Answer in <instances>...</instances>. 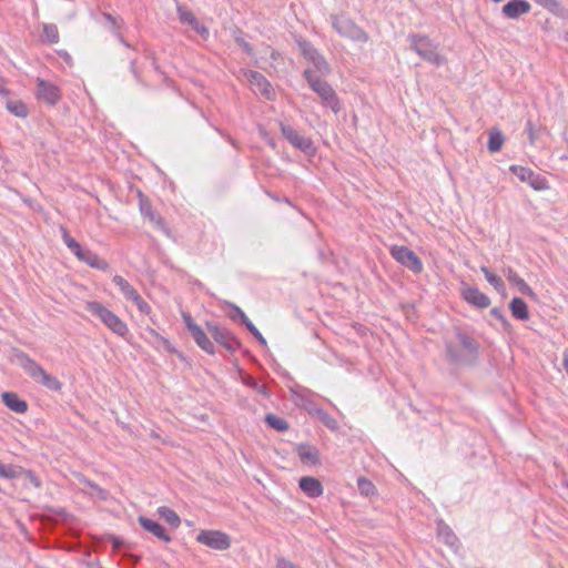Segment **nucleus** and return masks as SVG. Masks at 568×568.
Instances as JSON below:
<instances>
[{
    "mask_svg": "<svg viewBox=\"0 0 568 568\" xmlns=\"http://www.w3.org/2000/svg\"><path fill=\"white\" fill-rule=\"evenodd\" d=\"M446 354L454 364H473L478 355L477 342L463 333L456 331V342L446 341Z\"/></svg>",
    "mask_w": 568,
    "mask_h": 568,
    "instance_id": "1",
    "label": "nucleus"
},
{
    "mask_svg": "<svg viewBox=\"0 0 568 568\" xmlns=\"http://www.w3.org/2000/svg\"><path fill=\"white\" fill-rule=\"evenodd\" d=\"M304 78L311 89L321 98L322 104L324 106H328L335 114L338 113L341 110V102L332 85L322 80L310 69L304 71Z\"/></svg>",
    "mask_w": 568,
    "mask_h": 568,
    "instance_id": "2",
    "label": "nucleus"
},
{
    "mask_svg": "<svg viewBox=\"0 0 568 568\" xmlns=\"http://www.w3.org/2000/svg\"><path fill=\"white\" fill-rule=\"evenodd\" d=\"M410 49L414 50L425 61L437 67L444 64L446 59L439 53V44L434 43L427 36L410 34Z\"/></svg>",
    "mask_w": 568,
    "mask_h": 568,
    "instance_id": "3",
    "label": "nucleus"
},
{
    "mask_svg": "<svg viewBox=\"0 0 568 568\" xmlns=\"http://www.w3.org/2000/svg\"><path fill=\"white\" fill-rule=\"evenodd\" d=\"M87 310L93 315L98 316L102 323L108 326L113 333L119 336H125L128 326L120 320L118 315L104 307L99 302H88Z\"/></svg>",
    "mask_w": 568,
    "mask_h": 568,
    "instance_id": "4",
    "label": "nucleus"
},
{
    "mask_svg": "<svg viewBox=\"0 0 568 568\" xmlns=\"http://www.w3.org/2000/svg\"><path fill=\"white\" fill-rule=\"evenodd\" d=\"M333 28L345 38H349L351 40L358 42H367L368 34L357 24L354 23L351 19L344 16H333L332 17Z\"/></svg>",
    "mask_w": 568,
    "mask_h": 568,
    "instance_id": "5",
    "label": "nucleus"
},
{
    "mask_svg": "<svg viewBox=\"0 0 568 568\" xmlns=\"http://www.w3.org/2000/svg\"><path fill=\"white\" fill-rule=\"evenodd\" d=\"M390 255L394 260L407 267L415 274H419L423 271V263L414 251L404 245H394L390 248Z\"/></svg>",
    "mask_w": 568,
    "mask_h": 568,
    "instance_id": "6",
    "label": "nucleus"
},
{
    "mask_svg": "<svg viewBox=\"0 0 568 568\" xmlns=\"http://www.w3.org/2000/svg\"><path fill=\"white\" fill-rule=\"evenodd\" d=\"M207 331L214 341L225 347L229 352H235L240 347L239 339L225 327L215 323H206Z\"/></svg>",
    "mask_w": 568,
    "mask_h": 568,
    "instance_id": "7",
    "label": "nucleus"
},
{
    "mask_svg": "<svg viewBox=\"0 0 568 568\" xmlns=\"http://www.w3.org/2000/svg\"><path fill=\"white\" fill-rule=\"evenodd\" d=\"M196 541L215 550H226L231 546L229 535L220 530H202L197 535Z\"/></svg>",
    "mask_w": 568,
    "mask_h": 568,
    "instance_id": "8",
    "label": "nucleus"
},
{
    "mask_svg": "<svg viewBox=\"0 0 568 568\" xmlns=\"http://www.w3.org/2000/svg\"><path fill=\"white\" fill-rule=\"evenodd\" d=\"M298 47L303 55L313 63L316 72L321 73L322 75H326L331 72L329 65L326 62V60L322 55H320V53L313 48V45L310 42L300 41Z\"/></svg>",
    "mask_w": 568,
    "mask_h": 568,
    "instance_id": "9",
    "label": "nucleus"
},
{
    "mask_svg": "<svg viewBox=\"0 0 568 568\" xmlns=\"http://www.w3.org/2000/svg\"><path fill=\"white\" fill-rule=\"evenodd\" d=\"M281 131L283 136L295 148L301 151L307 152L312 149V141L301 135L294 128L281 123Z\"/></svg>",
    "mask_w": 568,
    "mask_h": 568,
    "instance_id": "10",
    "label": "nucleus"
},
{
    "mask_svg": "<svg viewBox=\"0 0 568 568\" xmlns=\"http://www.w3.org/2000/svg\"><path fill=\"white\" fill-rule=\"evenodd\" d=\"M37 95L50 105L57 104L61 98L59 88L42 79H38Z\"/></svg>",
    "mask_w": 568,
    "mask_h": 568,
    "instance_id": "11",
    "label": "nucleus"
},
{
    "mask_svg": "<svg viewBox=\"0 0 568 568\" xmlns=\"http://www.w3.org/2000/svg\"><path fill=\"white\" fill-rule=\"evenodd\" d=\"M247 81L250 84L258 91L263 97L271 100L273 95V89L266 78L257 71H248L246 73Z\"/></svg>",
    "mask_w": 568,
    "mask_h": 568,
    "instance_id": "12",
    "label": "nucleus"
},
{
    "mask_svg": "<svg viewBox=\"0 0 568 568\" xmlns=\"http://www.w3.org/2000/svg\"><path fill=\"white\" fill-rule=\"evenodd\" d=\"M531 6L526 0H510L503 8V14L508 19H518L530 11Z\"/></svg>",
    "mask_w": 568,
    "mask_h": 568,
    "instance_id": "13",
    "label": "nucleus"
},
{
    "mask_svg": "<svg viewBox=\"0 0 568 568\" xmlns=\"http://www.w3.org/2000/svg\"><path fill=\"white\" fill-rule=\"evenodd\" d=\"M462 296L467 303L479 308H486L490 305L489 297L475 287L464 286L462 290Z\"/></svg>",
    "mask_w": 568,
    "mask_h": 568,
    "instance_id": "14",
    "label": "nucleus"
},
{
    "mask_svg": "<svg viewBox=\"0 0 568 568\" xmlns=\"http://www.w3.org/2000/svg\"><path fill=\"white\" fill-rule=\"evenodd\" d=\"M510 171L523 182H528L535 190L545 189V185L538 182L539 176H536L530 169L519 165H511Z\"/></svg>",
    "mask_w": 568,
    "mask_h": 568,
    "instance_id": "15",
    "label": "nucleus"
},
{
    "mask_svg": "<svg viewBox=\"0 0 568 568\" xmlns=\"http://www.w3.org/2000/svg\"><path fill=\"white\" fill-rule=\"evenodd\" d=\"M138 520L145 530L150 531L159 539L165 542H169L171 540V537L166 534L164 527L161 526L159 523L143 516H140Z\"/></svg>",
    "mask_w": 568,
    "mask_h": 568,
    "instance_id": "16",
    "label": "nucleus"
},
{
    "mask_svg": "<svg viewBox=\"0 0 568 568\" xmlns=\"http://www.w3.org/2000/svg\"><path fill=\"white\" fill-rule=\"evenodd\" d=\"M300 488L312 498L318 497L323 494V486L315 477H302L300 479Z\"/></svg>",
    "mask_w": 568,
    "mask_h": 568,
    "instance_id": "17",
    "label": "nucleus"
},
{
    "mask_svg": "<svg viewBox=\"0 0 568 568\" xmlns=\"http://www.w3.org/2000/svg\"><path fill=\"white\" fill-rule=\"evenodd\" d=\"M2 402L9 409H11L14 413L23 414L28 410L27 402L20 399L16 393L4 392L2 394Z\"/></svg>",
    "mask_w": 568,
    "mask_h": 568,
    "instance_id": "18",
    "label": "nucleus"
},
{
    "mask_svg": "<svg viewBox=\"0 0 568 568\" xmlns=\"http://www.w3.org/2000/svg\"><path fill=\"white\" fill-rule=\"evenodd\" d=\"M79 260L85 262L91 267L98 268V270H108L109 263L100 258L95 253L91 252L90 250H82L80 253V256H78Z\"/></svg>",
    "mask_w": 568,
    "mask_h": 568,
    "instance_id": "19",
    "label": "nucleus"
},
{
    "mask_svg": "<svg viewBox=\"0 0 568 568\" xmlns=\"http://www.w3.org/2000/svg\"><path fill=\"white\" fill-rule=\"evenodd\" d=\"M505 275L511 284H515L518 287V291L523 295H527L530 297L536 296L531 287L513 268L509 267L506 271Z\"/></svg>",
    "mask_w": 568,
    "mask_h": 568,
    "instance_id": "20",
    "label": "nucleus"
},
{
    "mask_svg": "<svg viewBox=\"0 0 568 568\" xmlns=\"http://www.w3.org/2000/svg\"><path fill=\"white\" fill-rule=\"evenodd\" d=\"M509 307H510L511 314L516 318H518L520 321H526L529 318L528 307L524 300H521L519 297H514L509 304Z\"/></svg>",
    "mask_w": 568,
    "mask_h": 568,
    "instance_id": "21",
    "label": "nucleus"
},
{
    "mask_svg": "<svg viewBox=\"0 0 568 568\" xmlns=\"http://www.w3.org/2000/svg\"><path fill=\"white\" fill-rule=\"evenodd\" d=\"M113 282L121 290L122 294L126 300L134 301L140 295L138 291L122 276L115 275Z\"/></svg>",
    "mask_w": 568,
    "mask_h": 568,
    "instance_id": "22",
    "label": "nucleus"
},
{
    "mask_svg": "<svg viewBox=\"0 0 568 568\" xmlns=\"http://www.w3.org/2000/svg\"><path fill=\"white\" fill-rule=\"evenodd\" d=\"M191 336L195 341V343L206 353L214 354V345L207 337L206 333L200 327L195 329Z\"/></svg>",
    "mask_w": 568,
    "mask_h": 568,
    "instance_id": "23",
    "label": "nucleus"
},
{
    "mask_svg": "<svg viewBox=\"0 0 568 568\" xmlns=\"http://www.w3.org/2000/svg\"><path fill=\"white\" fill-rule=\"evenodd\" d=\"M297 453L303 463L316 464L318 462V450L314 447L301 445Z\"/></svg>",
    "mask_w": 568,
    "mask_h": 568,
    "instance_id": "24",
    "label": "nucleus"
},
{
    "mask_svg": "<svg viewBox=\"0 0 568 568\" xmlns=\"http://www.w3.org/2000/svg\"><path fill=\"white\" fill-rule=\"evenodd\" d=\"M437 535L438 537L447 545L455 546L457 542L456 535L452 531V529L444 524L443 521H439L437 525Z\"/></svg>",
    "mask_w": 568,
    "mask_h": 568,
    "instance_id": "25",
    "label": "nucleus"
},
{
    "mask_svg": "<svg viewBox=\"0 0 568 568\" xmlns=\"http://www.w3.org/2000/svg\"><path fill=\"white\" fill-rule=\"evenodd\" d=\"M159 516L165 520L169 525L174 528H178L181 524L180 517L178 514L169 507L162 506L158 509Z\"/></svg>",
    "mask_w": 568,
    "mask_h": 568,
    "instance_id": "26",
    "label": "nucleus"
},
{
    "mask_svg": "<svg viewBox=\"0 0 568 568\" xmlns=\"http://www.w3.org/2000/svg\"><path fill=\"white\" fill-rule=\"evenodd\" d=\"M536 2L561 18H565L568 14V11L561 7L557 0H536Z\"/></svg>",
    "mask_w": 568,
    "mask_h": 568,
    "instance_id": "27",
    "label": "nucleus"
},
{
    "mask_svg": "<svg viewBox=\"0 0 568 568\" xmlns=\"http://www.w3.org/2000/svg\"><path fill=\"white\" fill-rule=\"evenodd\" d=\"M504 143V135L498 130H493L489 133V140H488V150L491 153H496L500 151Z\"/></svg>",
    "mask_w": 568,
    "mask_h": 568,
    "instance_id": "28",
    "label": "nucleus"
},
{
    "mask_svg": "<svg viewBox=\"0 0 568 568\" xmlns=\"http://www.w3.org/2000/svg\"><path fill=\"white\" fill-rule=\"evenodd\" d=\"M357 487L362 496L371 497L376 495V487L375 485L365 477H359L357 479Z\"/></svg>",
    "mask_w": 568,
    "mask_h": 568,
    "instance_id": "29",
    "label": "nucleus"
},
{
    "mask_svg": "<svg viewBox=\"0 0 568 568\" xmlns=\"http://www.w3.org/2000/svg\"><path fill=\"white\" fill-rule=\"evenodd\" d=\"M266 424L275 430L286 432L288 429V424L285 419L277 417L274 414H267L265 417Z\"/></svg>",
    "mask_w": 568,
    "mask_h": 568,
    "instance_id": "30",
    "label": "nucleus"
},
{
    "mask_svg": "<svg viewBox=\"0 0 568 568\" xmlns=\"http://www.w3.org/2000/svg\"><path fill=\"white\" fill-rule=\"evenodd\" d=\"M480 271L484 273L487 282L493 285L498 292L500 291H504L505 290V284L503 282V280L497 276L496 274L491 273L488 267L486 266H481L480 267Z\"/></svg>",
    "mask_w": 568,
    "mask_h": 568,
    "instance_id": "31",
    "label": "nucleus"
},
{
    "mask_svg": "<svg viewBox=\"0 0 568 568\" xmlns=\"http://www.w3.org/2000/svg\"><path fill=\"white\" fill-rule=\"evenodd\" d=\"M43 37L49 43H58L59 42V30L55 24L45 23L43 24Z\"/></svg>",
    "mask_w": 568,
    "mask_h": 568,
    "instance_id": "32",
    "label": "nucleus"
},
{
    "mask_svg": "<svg viewBox=\"0 0 568 568\" xmlns=\"http://www.w3.org/2000/svg\"><path fill=\"white\" fill-rule=\"evenodd\" d=\"M103 17H104V19L108 21V23L110 24V28L114 31V33H115V36H116V38H118V40H119L123 45H125V47H128V48H132V47H131V44H130V43H128V42L125 41V39L123 38V36H122L120 32H118V30H119V28H120V24H119L118 20H116L113 16H111L110 13H103Z\"/></svg>",
    "mask_w": 568,
    "mask_h": 568,
    "instance_id": "33",
    "label": "nucleus"
},
{
    "mask_svg": "<svg viewBox=\"0 0 568 568\" xmlns=\"http://www.w3.org/2000/svg\"><path fill=\"white\" fill-rule=\"evenodd\" d=\"M8 110L20 118H26L28 115V108L21 101H9L7 103Z\"/></svg>",
    "mask_w": 568,
    "mask_h": 568,
    "instance_id": "34",
    "label": "nucleus"
},
{
    "mask_svg": "<svg viewBox=\"0 0 568 568\" xmlns=\"http://www.w3.org/2000/svg\"><path fill=\"white\" fill-rule=\"evenodd\" d=\"M23 473L22 467H16L12 465L4 466L0 465V476L8 479H13L19 477Z\"/></svg>",
    "mask_w": 568,
    "mask_h": 568,
    "instance_id": "35",
    "label": "nucleus"
},
{
    "mask_svg": "<svg viewBox=\"0 0 568 568\" xmlns=\"http://www.w3.org/2000/svg\"><path fill=\"white\" fill-rule=\"evenodd\" d=\"M39 382L51 390H59L61 388V383L54 376L48 374L45 371H43V374L40 377Z\"/></svg>",
    "mask_w": 568,
    "mask_h": 568,
    "instance_id": "36",
    "label": "nucleus"
},
{
    "mask_svg": "<svg viewBox=\"0 0 568 568\" xmlns=\"http://www.w3.org/2000/svg\"><path fill=\"white\" fill-rule=\"evenodd\" d=\"M178 13H179V19L182 23H187L190 26H194L196 24L197 22V19L195 18V16L193 14L192 11L185 9L184 7L182 6H179L178 7Z\"/></svg>",
    "mask_w": 568,
    "mask_h": 568,
    "instance_id": "37",
    "label": "nucleus"
},
{
    "mask_svg": "<svg viewBox=\"0 0 568 568\" xmlns=\"http://www.w3.org/2000/svg\"><path fill=\"white\" fill-rule=\"evenodd\" d=\"M62 232H63V241L65 243V245L71 250V252L78 257L80 256V253L81 251L83 250L81 247V245L73 239L71 237L67 230L65 229H62Z\"/></svg>",
    "mask_w": 568,
    "mask_h": 568,
    "instance_id": "38",
    "label": "nucleus"
},
{
    "mask_svg": "<svg viewBox=\"0 0 568 568\" xmlns=\"http://www.w3.org/2000/svg\"><path fill=\"white\" fill-rule=\"evenodd\" d=\"M317 416L320 418V420L327 427L329 428L331 430H336L338 428V423L337 420L332 417L328 413H326L325 410L323 409H320L317 412Z\"/></svg>",
    "mask_w": 568,
    "mask_h": 568,
    "instance_id": "39",
    "label": "nucleus"
},
{
    "mask_svg": "<svg viewBox=\"0 0 568 568\" xmlns=\"http://www.w3.org/2000/svg\"><path fill=\"white\" fill-rule=\"evenodd\" d=\"M141 212L144 216L149 217L151 222H154L156 224H161L162 220L161 217L156 216V214L153 212L152 206L146 201H141L140 203Z\"/></svg>",
    "mask_w": 568,
    "mask_h": 568,
    "instance_id": "40",
    "label": "nucleus"
},
{
    "mask_svg": "<svg viewBox=\"0 0 568 568\" xmlns=\"http://www.w3.org/2000/svg\"><path fill=\"white\" fill-rule=\"evenodd\" d=\"M18 364L27 372L33 366L36 361H33L31 357H29L26 353L19 352L17 355Z\"/></svg>",
    "mask_w": 568,
    "mask_h": 568,
    "instance_id": "41",
    "label": "nucleus"
},
{
    "mask_svg": "<svg viewBox=\"0 0 568 568\" xmlns=\"http://www.w3.org/2000/svg\"><path fill=\"white\" fill-rule=\"evenodd\" d=\"M182 318L190 334L200 328V326L193 321L189 313H182Z\"/></svg>",
    "mask_w": 568,
    "mask_h": 568,
    "instance_id": "42",
    "label": "nucleus"
},
{
    "mask_svg": "<svg viewBox=\"0 0 568 568\" xmlns=\"http://www.w3.org/2000/svg\"><path fill=\"white\" fill-rule=\"evenodd\" d=\"M526 130H527L530 143L534 144L539 136L540 130H536L534 124L531 123V121L527 122Z\"/></svg>",
    "mask_w": 568,
    "mask_h": 568,
    "instance_id": "43",
    "label": "nucleus"
},
{
    "mask_svg": "<svg viewBox=\"0 0 568 568\" xmlns=\"http://www.w3.org/2000/svg\"><path fill=\"white\" fill-rule=\"evenodd\" d=\"M43 371L44 369L39 364H34L33 366H31V368L29 371H27V373L29 374V376L31 378L39 382L40 377L43 374Z\"/></svg>",
    "mask_w": 568,
    "mask_h": 568,
    "instance_id": "44",
    "label": "nucleus"
},
{
    "mask_svg": "<svg viewBox=\"0 0 568 568\" xmlns=\"http://www.w3.org/2000/svg\"><path fill=\"white\" fill-rule=\"evenodd\" d=\"M133 303L138 306L139 311L142 314H149L151 311L150 305L139 295L136 300L133 301Z\"/></svg>",
    "mask_w": 568,
    "mask_h": 568,
    "instance_id": "45",
    "label": "nucleus"
},
{
    "mask_svg": "<svg viewBox=\"0 0 568 568\" xmlns=\"http://www.w3.org/2000/svg\"><path fill=\"white\" fill-rule=\"evenodd\" d=\"M246 328L253 334V336L263 345H266V341L263 337V335L260 333V331L254 326L253 323H247Z\"/></svg>",
    "mask_w": 568,
    "mask_h": 568,
    "instance_id": "46",
    "label": "nucleus"
},
{
    "mask_svg": "<svg viewBox=\"0 0 568 568\" xmlns=\"http://www.w3.org/2000/svg\"><path fill=\"white\" fill-rule=\"evenodd\" d=\"M490 314L494 317H496L497 320H499L505 328H508L510 326V324L505 318V316L503 315V313H501V311L499 308H497V307L491 308L490 310Z\"/></svg>",
    "mask_w": 568,
    "mask_h": 568,
    "instance_id": "47",
    "label": "nucleus"
},
{
    "mask_svg": "<svg viewBox=\"0 0 568 568\" xmlns=\"http://www.w3.org/2000/svg\"><path fill=\"white\" fill-rule=\"evenodd\" d=\"M257 393L264 395V396H268V390H267V387L264 385V384H260L257 383L256 381H253L251 384H250Z\"/></svg>",
    "mask_w": 568,
    "mask_h": 568,
    "instance_id": "48",
    "label": "nucleus"
},
{
    "mask_svg": "<svg viewBox=\"0 0 568 568\" xmlns=\"http://www.w3.org/2000/svg\"><path fill=\"white\" fill-rule=\"evenodd\" d=\"M23 474L34 487H40V480L33 471L23 469Z\"/></svg>",
    "mask_w": 568,
    "mask_h": 568,
    "instance_id": "49",
    "label": "nucleus"
},
{
    "mask_svg": "<svg viewBox=\"0 0 568 568\" xmlns=\"http://www.w3.org/2000/svg\"><path fill=\"white\" fill-rule=\"evenodd\" d=\"M276 568H300V567L285 558H278L277 562H276Z\"/></svg>",
    "mask_w": 568,
    "mask_h": 568,
    "instance_id": "50",
    "label": "nucleus"
},
{
    "mask_svg": "<svg viewBox=\"0 0 568 568\" xmlns=\"http://www.w3.org/2000/svg\"><path fill=\"white\" fill-rule=\"evenodd\" d=\"M199 34H201L202 38H207L209 37V30L206 27L202 26L199 21L196 22V24H194L192 27Z\"/></svg>",
    "mask_w": 568,
    "mask_h": 568,
    "instance_id": "51",
    "label": "nucleus"
},
{
    "mask_svg": "<svg viewBox=\"0 0 568 568\" xmlns=\"http://www.w3.org/2000/svg\"><path fill=\"white\" fill-rule=\"evenodd\" d=\"M130 70H131V72L133 73L134 78H135L139 82L143 83L142 78H141V74H140V72H139V70H138V68H136V61H135V60H131V62H130Z\"/></svg>",
    "mask_w": 568,
    "mask_h": 568,
    "instance_id": "52",
    "label": "nucleus"
},
{
    "mask_svg": "<svg viewBox=\"0 0 568 568\" xmlns=\"http://www.w3.org/2000/svg\"><path fill=\"white\" fill-rule=\"evenodd\" d=\"M236 41L243 47L244 51L248 54L252 53V47L250 45V43H247L246 41H244L243 39H236Z\"/></svg>",
    "mask_w": 568,
    "mask_h": 568,
    "instance_id": "53",
    "label": "nucleus"
},
{
    "mask_svg": "<svg viewBox=\"0 0 568 568\" xmlns=\"http://www.w3.org/2000/svg\"><path fill=\"white\" fill-rule=\"evenodd\" d=\"M111 541H112L113 548H115V549H119L123 544V541L118 537H111Z\"/></svg>",
    "mask_w": 568,
    "mask_h": 568,
    "instance_id": "54",
    "label": "nucleus"
},
{
    "mask_svg": "<svg viewBox=\"0 0 568 568\" xmlns=\"http://www.w3.org/2000/svg\"><path fill=\"white\" fill-rule=\"evenodd\" d=\"M232 308L234 310V312H239L240 320L245 318V313L239 306L232 304Z\"/></svg>",
    "mask_w": 568,
    "mask_h": 568,
    "instance_id": "55",
    "label": "nucleus"
},
{
    "mask_svg": "<svg viewBox=\"0 0 568 568\" xmlns=\"http://www.w3.org/2000/svg\"><path fill=\"white\" fill-rule=\"evenodd\" d=\"M241 322L246 326L247 323H252L247 316H245V318H242Z\"/></svg>",
    "mask_w": 568,
    "mask_h": 568,
    "instance_id": "56",
    "label": "nucleus"
},
{
    "mask_svg": "<svg viewBox=\"0 0 568 568\" xmlns=\"http://www.w3.org/2000/svg\"><path fill=\"white\" fill-rule=\"evenodd\" d=\"M152 59H153V67H154V69H155V70H158V69H159V67H158V64H156L155 58H154V57H152Z\"/></svg>",
    "mask_w": 568,
    "mask_h": 568,
    "instance_id": "57",
    "label": "nucleus"
},
{
    "mask_svg": "<svg viewBox=\"0 0 568 568\" xmlns=\"http://www.w3.org/2000/svg\"><path fill=\"white\" fill-rule=\"evenodd\" d=\"M236 316H239V312H235V315H234V314H232V315H231V318H232V320H235V318H236Z\"/></svg>",
    "mask_w": 568,
    "mask_h": 568,
    "instance_id": "58",
    "label": "nucleus"
},
{
    "mask_svg": "<svg viewBox=\"0 0 568 568\" xmlns=\"http://www.w3.org/2000/svg\"><path fill=\"white\" fill-rule=\"evenodd\" d=\"M565 38H566V41L568 42V31L566 32V37Z\"/></svg>",
    "mask_w": 568,
    "mask_h": 568,
    "instance_id": "59",
    "label": "nucleus"
},
{
    "mask_svg": "<svg viewBox=\"0 0 568 568\" xmlns=\"http://www.w3.org/2000/svg\"><path fill=\"white\" fill-rule=\"evenodd\" d=\"M565 486L568 488V481L565 484Z\"/></svg>",
    "mask_w": 568,
    "mask_h": 568,
    "instance_id": "60",
    "label": "nucleus"
}]
</instances>
